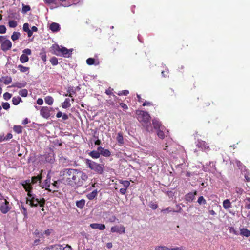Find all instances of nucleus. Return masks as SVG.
Instances as JSON below:
<instances>
[{
    "label": "nucleus",
    "instance_id": "f257e3e1",
    "mask_svg": "<svg viewBox=\"0 0 250 250\" xmlns=\"http://www.w3.org/2000/svg\"><path fill=\"white\" fill-rule=\"evenodd\" d=\"M77 169L65 168L60 172L61 180L66 185L77 186Z\"/></svg>",
    "mask_w": 250,
    "mask_h": 250
},
{
    "label": "nucleus",
    "instance_id": "f03ea898",
    "mask_svg": "<svg viewBox=\"0 0 250 250\" xmlns=\"http://www.w3.org/2000/svg\"><path fill=\"white\" fill-rule=\"evenodd\" d=\"M29 181H24L22 183L23 188L27 192L28 197L26 198V203L31 207H36L38 205L41 207H43L45 200L43 199L39 200L35 194L32 193V191L30 190L29 187Z\"/></svg>",
    "mask_w": 250,
    "mask_h": 250
},
{
    "label": "nucleus",
    "instance_id": "7ed1b4c3",
    "mask_svg": "<svg viewBox=\"0 0 250 250\" xmlns=\"http://www.w3.org/2000/svg\"><path fill=\"white\" fill-rule=\"evenodd\" d=\"M138 120L142 123V125L146 128V131H150L152 130V127L150 124V116L148 112L141 111L138 114Z\"/></svg>",
    "mask_w": 250,
    "mask_h": 250
},
{
    "label": "nucleus",
    "instance_id": "20e7f679",
    "mask_svg": "<svg viewBox=\"0 0 250 250\" xmlns=\"http://www.w3.org/2000/svg\"><path fill=\"white\" fill-rule=\"evenodd\" d=\"M85 163L90 169L94 171L98 174H102L103 173L104 169V165L98 164L89 159H86Z\"/></svg>",
    "mask_w": 250,
    "mask_h": 250
},
{
    "label": "nucleus",
    "instance_id": "39448f33",
    "mask_svg": "<svg viewBox=\"0 0 250 250\" xmlns=\"http://www.w3.org/2000/svg\"><path fill=\"white\" fill-rule=\"evenodd\" d=\"M0 43L1 44V48L3 51L9 50L12 47L11 42L9 40L6 39L3 36H0Z\"/></svg>",
    "mask_w": 250,
    "mask_h": 250
},
{
    "label": "nucleus",
    "instance_id": "423d86ee",
    "mask_svg": "<svg viewBox=\"0 0 250 250\" xmlns=\"http://www.w3.org/2000/svg\"><path fill=\"white\" fill-rule=\"evenodd\" d=\"M77 186H82L88 179L87 175L79 170H77Z\"/></svg>",
    "mask_w": 250,
    "mask_h": 250
},
{
    "label": "nucleus",
    "instance_id": "0eeeda50",
    "mask_svg": "<svg viewBox=\"0 0 250 250\" xmlns=\"http://www.w3.org/2000/svg\"><path fill=\"white\" fill-rule=\"evenodd\" d=\"M52 108L47 106H43L40 110V115L45 119H48L50 116V111Z\"/></svg>",
    "mask_w": 250,
    "mask_h": 250
},
{
    "label": "nucleus",
    "instance_id": "6e6552de",
    "mask_svg": "<svg viewBox=\"0 0 250 250\" xmlns=\"http://www.w3.org/2000/svg\"><path fill=\"white\" fill-rule=\"evenodd\" d=\"M10 208H11L9 206V202L7 200L0 202V210L2 213H7Z\"/></svg>",
    "mask_w": 250,
    "mask_h": 250
},
{
    "label": "nucleus",
    "instance_id": "1a4fd4ad",
    "mask_svg": "<svg viewBox=\"0 0 250 250\" xmlns=\"http://www.w3.org/2000/svg\"><path fill=\"white\" fill-rule=\"evenodd\" d=\"M41 179L42 177L41 176H34L32 177L31 180L28 179L26 181H29V187L30 188V190L32 191V185L37 184L39 183V185H40L41 184Z\"/></svg>",
    "mask_w": 250,
    "mask_h": 250
},
{
    "label": "nucleus",
    "instance_id": "9d476101",
    "mask_svg": "<svg viewBox=\"0 0 250 250\" xmlns=\"http://www.w3.org/2000/svg\"><path fill=\"white\" fill-rule=\"evenodd\" d=\"M196 146L205 152H208L210 150L209 147L206 142L202 140H198Z\"/></svg>",
    "mask_w": 250,
    "mask_h": 250
},
{
    "label": "nucleus",
    "instance_id": "9b49d317",
    "mask_svg": "<svg viewBox=\"0 0 250 250\" xmlns=\"http://www.w3.org/2000/svg\"><path fill=\"white\" fill-rule=\"evenodd\" d=\"M112 232H117L120 234L125 233V227L123 225L115 226L111 228Z\"/></svg>",
    "mask_w": 250,
    "mask_h": 250
},
{
    "label": "nucleus",
    "instance_id": "f8f14e48",
    "mask_svg": "<svg viewBox=\"0 0 250 250\" xmlns=\"http://www.w3.org/2000/svg\"><path fill=\"white\" fill-rule=\"evenodd\" d=\"M51 184V177L49 174H47L46 179L44 181V182L41 184L40 186L42 187V188H45L46 190L49 191V188L50 187Z\"/></svg>",
    "mask_w": 250,
    "mask_h": 250
},
{
    "label": "nucleus",
    "instance_id": "ddd939ff",
    "mask_svg": "<svg viewBox=\"0 0 250 250\" xmlns=\"http://www.w3.org/2000/svg\"><path fill=\"white\" fill-rule=\"evenodd\" d=\"M73 49H68L64 47H62L61 56L64 57H69L72 54Z\"/></svg>",
    "mask_w": 250,
    "mask_h": 250
},
{
    "label": "nucleus",
    "instance_id": "4468645a",
    "mask_svg": "<svg viewBox=\"0 0 250 250\" xmlns=\"http://www.w3.org/2000/svg\"><path fill=\"white\" fill-rule=\"evenodd\" d=\"M97 149L100 152V154L104 157H109L111 155V152L108 149H104L101 146L98 147Z\"/></svg>",
    "mask_w": 250,
    "mask_h": 250
},
{
    "label": "nucleus",
    "instance_id": "2eb2a0df",
    "mask_svg": "<svg viewBox=\"0 0 250 250\" xmlns=\"http://www.w3.org/2000/svg\"><path fill=\"white\" fill-rule=\"evenodd\" d=\"M49 29L53 32H57L60 31L61 28L60 25L58 23L52 22L49 25Z\"/></svg>",
    "mask_w": 250,
    "mask_h": 250
},
{
    "label": "nucleus",
    "instance_id": "dca6fc26",
    "mask_svg": "<svg viewBox=\"0 0 250 250\" xmlns=\"http://www.w3.org/2000/svg\"><path fill=\"white\" fill-rule=\"evenodd\" d=\"M90 227L94 229H98L99 230H104L105 229V226L103 224L92 223L90 224Z\"/></svg>",
    "mask_w": 250,
    "mask_h": 250
},
{
    "label": "nucleus",
    "instance_id": "f3484780",
    "mask_svg": "<svg viewBox=\"0 0 250 250\" xmlns=\"http://www.w3.org/2000/svg\"><path fill=\"white\" fill-rule=\"evenodd\" d=\"M155 250H184L182 247H175L169 248L166 246H157L155 247Z\"/></svg>",
    "mask_w": 250,
    "mask_h": 250
},
{
    "label": "nucleus",
    "instance_id": "a211bd4d",
    "mask_svg": "<svg viewBox=\"0 0 250 250\" xmlns=\"http://www.w3.org/2000/svg\"><path fill=\"white\" fill-rule=\"evenodd\" d=\"M197 194V191H195L194 192H190L187 194L185 196V199L188 202H192L195 196Z\"/></svg>",
    "mask_w": 250,
    "mask_h": 250
},
{
    "label": "nucleus",
    "instance_id": "6ab92c4d",
    "mask_svg": "<svg viewBox=\"0 0 250 250\" xmlns=\"http://www.w3.org/2000/svg\"><path fill=\"white\" fill-rule=\"evenodd\" d=\"M64 247L60 245H55L51 246L48 247H46L43 249V250H63Z\"/></svg>",
    "mask_w": 250,
    "mask_h": 250
},
{
    "label": "nucleus",
    "instance_id": "aec40b11",
    "mask_svg": "<svg viewBox=\"0 0 250 250\" xmlns=\"http://www.w3.org/2000/svg\"><path fill=\"white\" fill-rule=\"evenodd\" d=\"M62 46H60L58 45H54L52 46L53 53L57 56H61V51Z\"/></svg>",
    "mask_w": 250,
    "mask_h": 250
},
{
    "label": "nucleus",
    "instance_id": "412c9836",
    "mask_svg": "<svg viewBox=\"0 0 250 250\" xmlns=\"http://www.w3.org/2000/svg\"><path fill=\"white\" fill-rule=\"evenodd\" d=\"M27 84V83L25 81H23L21 82H16L14 83L11 87H17L18 88H21L25 87Z\"/></svg>",
    "mask_w": 250,
    "mask_h": 250
},
{
    "label": "nucleus",
    "instance_id": "4be33fe9",
    "mask_svg": "<svg viewBox=\"0 0 250 250\" xmlns=\"http://www.w3.org/2000/svg\"><path fill=\"white\" fill-rule=\"evenodd\" d=\"M152 124L155 129L164 128V126L161 125L160 122L157 119L152 120Z\"/></svg>",
    "mask_w": 250,
    "mask_h": 250
},
{
    "label": "nucleus",
    "instance_id": "5701e85b",
    "mask_svg": "<svg viewBox=\"0 0 250 250\" xmlns=\"http://www.w3.org/2000/svg\"><path fill=\"white\" fill-rule=\"evenodd\" d=\"M239 235L248 237L250 236V231L246 228H242L240 229Z\"/></svg>",
    "mask_w": 250,
    "mask_h": 250
},
{
    "label": "nucleus",
    "instance_id": "b1692460",
    "mask_svg": "<svg viewBox=\"0 0 250 250\" xmlns=\"http://www.w3.org/2000/svg\"><path fill=\"white\" fill-rule=\"evenodd\" d=\"M98 194L97 190H94L90 193L87 194L86 197L90 200L94 199L97 196Z\"/></svg>",
    "mask_w": 250,
    "mask_h": 250
},
{
    "label": "nucleus",
    "instance_id": "393cba45",
    "mask_svg": "<svg viewBox=\"0 0 250 250\" xmlns=\"http://www.w3.org/2000/svg\"><path fill=\"white\" fill-rule=\"evenodd\" d=\"M85 204V200L84 199H81L79 201H77L76 202V206L79 208L80 209H82L83 208Z\"/></svg>",
    "mask_w": 250,
    "mask_h": 250
},
{
    "label": "nucleus",
    "instance_id": "a878e982",
    "mask_svg": "<svg viewBox=\"0 0 250 250\" xmlns=\"http://www.w3.org/2000/svg\"><path fill=\"white\" fill-rule=\"evenodd\" d=\"M70 99L69 98H66L63 103H62V107L63 108H67L71 106L70 103Z\"/></svg>",
    "mask_w": 250,
    "mask_h": 250
},
{
    "label": "nucleus",
    "instance_id": "bb28decb",
    "mask_svg": "<svg viewBox=\"0 0 250 250\" xmlns=\"http://www.w3.org/2000/svg\"><path fill=\"white\" fill-rule=\"evenodd\" d=\"M89 155L92 157L93 158H98L100 156V152L98 150L97 151H92L89 153Z\"/></svg>",
    "mask_w": 250,
    "mask_h": 250
},
{
    "label": "nucleus",
    "instance_id": "cd10ccee",
    "mask_svg": "<svg viewBox=\"0 0 250 250\" xmlns=\"http://www.w3.org/2000/svg\"><path fill=\"white\" fill-rule=\"evenodd\" d=\"M223 206L225 209H228L231 208V204L230 201L229 199L225 200L223 202Z\"/></svg>",
    "mask_w": 250,
    "mask_h": 250
},
{
    "label": "nucleus",
    "instance_id": "c85d7f7f",
    "mask_svg": "<svg viewBox=\"0 0 250 250\" xmlns=\"http://www.w3.org/2000/svg\"><path fill=\"white\" fill-rule=\"evenodd\" d=\"M116 139L118 143H119L120 144L122 145L124 144V138L122 132H119L118 133Z\"/></svg>",
    "mask_w": 250,
    "mask_h": 250
},
{
    "label": "nucleus",
    "instance_id": "c756f323",
    "mask_svg": "<svg viewBox=\"0 0 250 250\" xmlns=\"http://www.w3.org/2000/svg\"><path fill=\"white\" fill-rule=\"evenodd\" d=\"M3 83L6 84H9L12 82V78L10 76L3 77L2 78Z\"/></svg>",
    "mask_w": 250,
    "mask_h": 250
},
{
    "label": "nucleus",
    "instance_id": "7c9ffc66",
    "mask_svg": "<svg viewBox=\"0 0 250 250\" xmlns=\"http://www.w3.org/2000/svg\"><path fill=\"white\" fill-rule=\"evenodd\" d=\"M45 102L46 104H48V105H52L54 102V99L51 96H46L45 99Z\"/></svg>",
    "mask_w": 250,
    "mask_h": 250
},
{
    "label": "nucleus",
    "instance_id": "2f4dec72",
    "mask_svg": "<svg viewBox=\"0 0 250 250\" xmlns=\"http://www.w3.org/2000/svg\"><path fill=\"white\" fill-rule=\"evenodd\" d=\"M17 68L21 72H22V73L28 72L29 70V67L24 66L21 64L18 65Z\"/></svg>",
    "mask_w": 250,
    "mask_h": 250
},
{
    "label": "nucleus",
    "instance_id": "473e14b6",
    "mask_svg": "<svg viewBox=\"0 0 250 250\" xmlns=\"http://www.w3.org/2000/svg\"><path fill=\"white\" fill-rule=\"evenodd\" d=\"M13 130L16 133L21 134L22 131V127L21 125H14Z\"/></svg>",
    "mask_w": 250,
    "mask_h": 250
},
{
    "label": "nucleus",
    "instance_id": "72a5a7b5",
    "mask_svg": "<svg viewBox=\"0 0 250 250\" xmlns=\"http://www.w3.org/2000/svg\"><path fill=\"white\" fill-rule=\"evenodd\" d=\"M165 129V128H159V129H158L157 130V135L158 136L161 138V139H163L164 138V136H165V134H164V130Z\"/></svg>",
    "mask_w": 250,
    "mask_h": 250
},
{
    "label": "nucleus",
    "instance_id": "f704fd0d",
    "mask_svg": "<svg viewBox=\"0 0 250 250\" xmlns=\"http://www.w3.org/2000/svg\"><path fill=\"white\" fill-rule=\"evenodd\" d=\"M20 60L21 63H25L28 61L29 58L27 56L23 54L20 57Z\"/></svg>",
    "mask_w": 250,
    "mask_h": 250
},
{
    "label": "nucleus",
    "instance_id": "c9c22d12",
    "mask_svg": "<svg viewBox=\"0 0 250 250\" xmlns=\"http://www.w3.org/2000/svg\"><path fill=\"white\" fill-rule=\"evenodd\" d=\"M21 101V99L18 96V97H14L12 98V103L14 105H18L20 102Z\"/></svg>",
    "mask_w": 250,
    "mask_h": 250
},
{
    "label": "nucleus",
    "instance_id": "e433bc0d",
    "mask_svg": "<svg viewBox=\"0 0 250 250\" xmlns=\"http://www.w3.org/2000/svg\"><path fill=\"white\" fill-rule=\"evenodd\" d=\"M58 183V181H54L52 184L51 188L49 189V191L53 192L55 191L56 189L59 188Z\"/></svg>",
    "mask_w": 250,
    "mask_h": 250
},
{
    "label": "nucleus",
    "instance_id": "4c0bfd02",
    "mask_svg": "<svg viewBox=\"0 0 250 250\" xmlns=\"http://www.w3.org/2000/svg\"><path fill=\"white\" fill-rule=\"evenodd\" d=\"M20 35V33L18 32H14L11 36V39L15 41L19 38Z\"/></svg>",
    "mask_w": 250,
    "mask_h": 250
},
{
    "label": "nucleus",
    "instance_id": "58836bf2",
    "mask_svg": "<svg viewBox=\"0 0 250 250\" xmlns=\"http://www.w3.org/2000/svg\"><path fill=\"white\" fill-rule=\"evenodd\" d=\"M21 211L22 213L24 215V219L27 218H28V213L27 211L26 208L22 205H21Z\"/></svg>",
    "mask_w": 250,
    "mask_h": 250
},
{
    "label": "nucleus",
    "instance_id": "ea45409f",
    "mask_svg": "<svg viewBox=\"0 0 250 250\" xmlns=\"http://www.w3.org/2000/svg\"><path fill=\"white\" fill-rule=\"evenodd\" d=\"M19 94L23 97H26L28 95V91L26 89H22L19 91Z\"/></svg>",
    "mask_w": 250,
    "mask_h": 250
},
{
    "label": "nucleus",
    "instance_id": "a19ab883",
    "mask_svg": "<svg viewBox=\"0 0 250 250\" xmlns=\"http://www.w3.org/2000/svg\"><path fill=\"white\" fill-rule=\"evenodd\" d=\"M31 10L30 7L29 5L22 4V12L24 14L26 13L27 12Z\"/></svg>",
    "mask_w": 250,
    "mask_h": 250
},
{
    "label": "nucleus",
    "instance_id": "79ce46f5",
    "mask_svg": "<svg viewBox=\"0 0 250 250\" xmlns=\"http://www.w3.org/2000/svg\"><path fill=\"white\" fill-rule=\"evenodd\" d=\"M245 204V207L248 209H250V198L246 197L244 200Z\"/></svg>",
    "mask_w": 250,
    "mask_h": 250
},
{
    "label": "nucleus",
    "instance_id": "37998d69",
    "mask_svg": "<svg viewBox=\"0 0 250 250\" xmlns=\"http://www.w3.org/2000/svg\"><path fill=\"white\" fill-rule=\"evenodd\" d=\"M9 26L11 28H15L17 26V22L14 20H10L8 22Z\"/></svg>",
    "mask_w": 250,
    "mask_h": 250
},
{
    "label": "nucleus",
    "instance_id": "c03bdc74",
    "mask_svg": "<svg viewBox=\"0 0 250 250\" xmlns=\"http://www.w3.org/2000/svg\"><path fill=\"white\" fill-rule=\"evenodd\" d=\"M197 202L200 205H205L207 203L206 200L204 199V198L202 196H200L198 198V200H197Z\"/></svg>",
    "mask_w": 250,
    "mask_h": 250
},
{
    "label": "nucleus",
    "instance_id": "a18cd8bd",
    "mask_svg": "<svg viewBox=\"0 0 250 250\" xmlns=\"http://www.w3.org/2000/svg\"><path fill=\"white\" fill-rule=\"evenodd\" d=\"M229 230L230 233H233L235 234V235H238L239 232L237 230L235 229L232 227H229Z\"/></svg>",
    "mask_w": 250,
    "mask_h": 250
},
{
    "label": "nucleus",
    "instance_id": "49530a36",
    "mask_svg": "<svg viewBox=\"0 0 250 250\" xmlns=\"http://www.w3.org/2000/svg\"><path fill=\"white\" fill-rule=\"evenodd\" d=\"M120 183L121 184H122L123 185V186L125 187V188L126 189L130 185V182L127 180L121 181L120 182Z\"/></svg>",
    "mask_w": 250,
    "mask_h": 250
},
{
    "label": "nucleus",
    "instance_id": "de8ad7c7",
    "mask_svg": "<svg viewBox=\"0 0 250 250\" xmlns=\"http://www.w3.org/2000/svg\"><path fill=\"white\" fill-rule=\"evenodd\" d=\"M50 61L53 65H56L58 63V59L55 57L51 58Z\"/></svg>",
    "mask_w": 250,
    "mask_h": 250
},
{
    "label": "nucleus",
    "instance_id": "09e8293b",
    "mask_svg": "<svg viewBox=\"0 0 250 250\" xmlns=\"http://www.w3.org/2000/svg\"><path fill=\"white\" fill-rule=\"evenodd\" d=\"M208 165L209 166L210 168L208 169L210 171H213L215 170V164L213 162H209Z\"/></svg>",
    "mask_w": 250,
    "mask_h": 250
},
{
    "label": "nucleus",
    "instance_id": "8fccbe9b",
    "mask_svg": "<svg viewBox=\"0 0 250 250\" xmlns=\"http://www.w3.org/2000/svg\"><path fill=\"white\" fill-rule=\"evenodd\" d=\"M94 62H95L94 59L92 58H89L87 59L86 60L87 64L88 65H90L94 64Z\"/></svg>",
    "mask_w": 250,
    "mask_h": 250
},
{
    "label": "nucleus",
    "instance_id": "3c124183",
    "mask_svg": "<svg viewBox=\"0 0 250 250\" xmlns=\"http://www.w3.org/2000/svg\"><path fill=\"white\" fill-rule=\"evenodd\" d=\"M12 95L8 92H6L3 94V98L5 100H8L11 98Z\"/></svg>",
    "mask_w": 250,
    "mask_h": 250
},
{
    "label": "nucleus",
    "instance_id": "603ef678",
    "mask_svg": "<svg viewBox=\"0 0 250 250\" xmlns=\"http://www.w3.org/2000/svg\"><path fill=\"white\" fill-rule=\"evenodd\" d=\"M235 164H236V166L239 167V169L242 170L244 166H243L242 163L240 161L236 160Z\"/></svg>",
    "mask_w": 250,
    "mask_h": 250
},
{
    "label": "nucleus",
    "instance_id": "864d4df0",
    "mask_svg": "<svg viewBox=\"0 0 250 250\" xmlns=\"http://www.w3.org/2000/svg\"><path fill=\"white\" fill-rule=\"evenodd\" d=\"M2 107L5 110H8L10 108V104L7 102L2 103Z\"/></svg>",
    "mask_w": 250,
    "mask_h": 250
},
{
    "label": "nucleus",
    "instance_id": "5fc2aeb1",
    "mask_svg": "<svg viewBox=\"0 0 250 250\" xmlns=\"http://www.w3.org/2000/svg\"><path fill=\"white\" fill-rule=\"evenodd\" d=\"M6 27L4 25H0V34H4L6 33Z\"/></svg>",
    "mask_w": 250,
    "mask_h": 250
},
{
    "label": "nucleus",
    "instance_id": "6e6d98bb",
    "mask_svg": "<svg viewBox=\"0 0 250 250\" xmlns=\"http://www.w3.org/2000/svg\"><path fill=\"white\" fill-rule=\"evenodd\" d=\"M13 136L11 133H8L6 136L4 137L3 139H1V140L3 141L8 140L12 138Z\"/></svg>",
    "mask_w": 250,
    "mask_h": 250
},
{
    "label": "nucleus",
    "instance_id": "4d7b16f0",
    "mask_svg": "<svg viewBox=\"0 0 250 250\" xmlns=\"http://www.w3.org/2000/svg\"><path fill=\"white\" fill-rule=\"evenodd\" d=\"M23 54L25 55H30L31 54V50L30 49H25L23 50Z\"/></svg>",
    "mask_w": 250,
    "mask_h": 250
},
{
    "label": "nucleus",
    "instance_id": "13d9d810",
    "mask_svg": "<svg viewBox=\"0 0 250 250\" xmlns=\"http://www.w3.org/2000/svg\"><path fill=\"white\" fill-rule=\"evenodd\" d=\"M23 30L24 32H26L29 30V24L28 23H25L23 25Z\"/></svg>",
    "mask_w": 250,
    "mask_h": 250
},
{
    "label": "nucleus",
    "instance_id": "bf43d9fd",
    "mask_svg": "<svg viewBox=\"0 0 250 250\" xmlns=\"http://www.w3.org/2000/svg\"><path fill=\"white\" fill-rule=\"evenodd\" d=\"M172 211V210L171 208L170 207H168V208H166L165 209H163L162 210V212H163L164 213H167V212H170Z\"/></svg>",
    "mask_w": 250,
    "mask_h": 250
},
{
    "label": "nucleus",
    "instance_id": "052dcab7",
    "mask_svg": "<svg viewBox=\"0 0 250 250\" xmlns=\"http://www.w3.org/2000/svg\"><path fill=\"white\" fill-rule=\"evenodd\" d=\"M129 94V91L128 90H123L118 93L119 95H127Z\"/></svg>",
    "mask_w": 250,
    "mask_h": 250
},
{
    "label": "nucleus",
    "instance_id": "680f3d73",
    "mask_svg": "<svg viewBox=\"0 0 250 250\" xmlns=\"http://www.w3.org/2000/svg\"><path fill=\"white\" fill-rule=\"evenodd\" d=\"M116 220V217L113 215L108 219V221L110 222H114Z\"/></svg>",
    "mask_w": 250,
    "mask_h": 250
},
{
    "label": "nucleus",
    "instance_id": "e2e57ef3",
    "mask_svg": "<svg viewBox=\"0 0 250 250\" xmlns=\"http://www.w3.org/2000/svg\"><path fill=\"white\" fill-rule=\"evenodd\" d=\"M43 103V101L42 98H39L37 100V104L39 105H42Z\"/></svg>",
    "mask_w": 250,
    "mask_h": 250
},
{
    "label": "nucleus",
    "instance_id": "0e129e2a",
    "mask_svg": "<svg viewBox=\"0 0 250 250\" xmlns=\"http://www.w3.org/2000/svg\"><path fill=\"white\" fill-rule=\"evenodd\" d=\"M120 105L121 107L122 108H123V109H128V106H127V105L126 104H124V103H121L120 104Z\"/></svg>",
    "mask_w": 250,
    "mask_h": 250
},
{
    "label": "nucleus",
    "instance_id": "69168bd1",
    "mask_svg": "<svg viewBox=\"0 0 250 250\" xmlns=\"http://www.w3.org/2000/svg\"><path fill=\"white\" fill-rule=\"evenodd\" d=\"M161 73L163 77H167V74H168V70H166V71H162Z\"/></svg>",
    "mask_w": 250,
    "mask_h": 250
},
{
    "label": "nucleus",
    "instance_id": "338daca9",
    "mask_svg": "<svg viewBox=\"0 0 250 250\" xmlns=\"http://www.w3.org/2000/svg\"><path fill=\"white\" fill-rule=\"evenodd\" d=\"M56 0H44V1L45 3L47 4H50L51 3H53Z\"/></svg>",
    "mask_w": 250,
    "mask_h": 250
},
{
    "label": "nucleus",
    "instance_id": "774afa93",
    "mask_svg": "<svg viewBox=\"0 0 250 250\" xmlns=\"http://www.w3.org/2000/svg\"><path fill=\"white\" fill-rule=\"evenodd\" d=\"M126 191V188H122L120 189V192L123 195L125 194Z\"/></svg>",
    "mask_w": 250,
    "mask_h": 250
}]
</instances>
